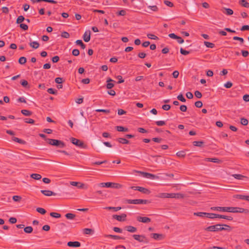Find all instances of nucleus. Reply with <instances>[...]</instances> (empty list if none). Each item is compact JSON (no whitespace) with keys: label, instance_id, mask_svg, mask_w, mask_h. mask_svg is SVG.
<instances>
[{"label":"nucleus","instance_id":"1","mask_svg":"<svg viewBox=\"0 0 249 249\" xmlns=\"http://www.w3.org/2000/svg\"><path fill=\"white\" fill-rule=\"evenodd\" d=\"M46 141L50 145L58 146L60 148H63L66 146L65 143L60 140L47 139Z\"/></svg>","mask_w":249,"mask_h":249},{"label":"nucleus","instance_id":"2","mask_svg":"<svg viewBox=\"0 0 249 249\" xmlns=\"http://www.w3.org/2000/svg\"><path fill=\"white\" fill-rule=\"evenodd\" d=\"M99 186L101 187L120 188L121 185L119 183L112 182H102L99 184Z\"/></svg>","mask_w":249,"mask_h":249},{"label":"nucleus","instance_id":"3","mask_svg":"<svg viewBox=\"0 0 249 249\" xmlns=\"http://www.w3.org/2000/svg\"><path fill=\"white\" fill-rule=\"evenodd\" d=\"M223 227L221 224H216L209 226L205 229V231H223Z\"/></svg>","mask_w":249,"mask_h":249},{"label":"nucleus","instance_id":"4","mask_svg":"<svg viewBox=\"0 0 249 249\" xmlns=\"http://www.w3.org/2000/svg\"><path fill=\"white\" fill-rule=\"evenodd\" d=\"M125 202L128 204H147L149 202L148 200L145 199H126Z\"/></svg>","mask_w":249,"mask_h":249},{"label":"nucleus","instance_id":"5","mask_svg":"<svg viewBox=\"0 0 249 249\" xmlns=\"http://www.w3.org/2000/svg\"><path fill=\"white\" fill-rule=\"evenodd\" d=\"M71 141L72 144L80 148H86L87 147V145L85 144L82 141H81L76 138H71Z\"/></svg>","mask_w":249,"mask_h":249},{"label":"nucleus","instance_id":"6","mask_svg":"<svg viewBox=\"0 0 249 249\" xmlns=\"http://www.w3.org/2000/svg\"><path fill=\"white\" fill-rule=\"evenodd\" d=\"M133 237L140 242H143L146 244L149 242L148 239L143 235L134 234L133 235Z\"/></svg>","mask_w":249,"mask_h":249},{"label":"nucleus","instance_id":"7","mask_svg":"<svg viewBox=\"0 0 249 249\" xmlns=\"http://www.w3.org/2000/svg\"><path fill=\"white\" fill-rule=\"evenodd\" d=\"M70 184L72 186H77L79 189H87L88 188L87 185L80 182L71 181Z\"/></svg>","mask_w":249,"mask_h":249},{"label":"nucleus","instance_id":"8","mask_svg":"<svg viewBox=\"0 0 249 249\" xmlns=\"http://www.w3.org/2000/svg\"><path fill=\"white\" fill-rule=\"evenodd\" d=\"M142 175L143 177L146 178H151L153 179H159V177L155 175L149 173H146V172H139Z\"/></svg>","mask_w":249,"mask_h":249},{"label":"nucleus","instance_id":"9","mask_svg":"<svg viewBox=\"0 0 249 249\" xmlns=\"http://www.w3.org/2000/svg\"><path fill=\"white\" fill-rule=\"evenodd\" d=\"M151 238L157 240H161L164 238L165 236L162 234L153 233L150 234Z\"/></svg>","mask_w":249,"mask_h":249},{"label":"nucleus","instance_id":"10","mask_svg":"<svg viewBox=\"0 0 249 249\" xmlns=\"http://www.w3.org/2000/svg\"><path fill=\"white\" fill-rule=\"evenodd\" d=\"M137 220L140 222H142L144 223H147L151 222V219L147 217H142V216H137Z\"/></svg>","mask_w":249,"mask_h":249},{"label":"nucleus","instance_id":"11","mask_svg":"<svg viewBox=\"0 0 249 249\" xmlns=\"http://www.w3.org/2000/svg\"><path fill=\"white\" fill-rule=\"evenodd\" d=\"M67 245L70 247L77 248L80 247L81 243L78 241H70L68 242Z\"/></svg>","mask_w":249,"mask_h":249},{"label":"nucleus","instance_id":"12","mask_svg":"<svg viewBox=\"0 0 249 249\" xmlns=\"http://www.w3.org/2000/svg\"><path fill=\"white\" fill-rule=\"evenodd\" d=\"M228 207H213L211 209L213 211H217L219 212H227Z\"/></svg>","mask_w":249,"mask_h":249},{"label":"nucleus","instance_id":"13","mask_svg":"<svg viewBox=\"0 0 249 249\" xmlns=\"http://www.w3.org/2000/svg\"><path fill=\"white\" fill-rule=\"evenodd\" d=\"M126 217V215L124 213L122 214L121 215H113V218L116 219L117 220L119 221H124L125 220V218Z\"/></svg>","mask_w":249,"mask_h":249},{"label":"nucleus","instance_id":"14","mask_svg":"<svg viewBox=\"0 0 249 249\" xmlns=\"http://www.w3.org/2000/svg\"><path fill=\"white\" fill-rule=\"evenodd\" d=\"M90 34L91 33L89 30L85 32L83 36V39L85 42H88L90 40Z\"/></svg>","mask_w":249,"mask_h":249},{"label":"nucleus","instance_id":"15","mask_svg":"<svg viewBox=\"0 0 249 249\" xmlns=\"http://www.w3.org/2000/svg\"><path fill=\"white\" fill-rule=\"evenodd\" d=\"M171 193H161L158 194L156 196L159 198H171Z\"/></svg>","mask_w":249,"mask_h":249},{"label":"nucleus","instance_id":"16","mask_svg":"<svg viewBox=\"0 0 249 249\" xmlns=\"http://www.w3.org/2000/svg\"><path fill=\"white\" fill-rule=\"evenodd\" d=\"M221 11L227 15H231L233 13V10L230 8L223 7L221 9Z\"/></svg>","mask_w":249,"mask_h":249},{"label":"nucleus","instance_id":"17","mask_svg":"<svg viewBox=\"0 0 249 249\" xmlns=\"http://www.w3.org/2000/svg\"><path fill=\"white\" fill-rule=\"evenodd\" d=\"M171 198H183L185 197V195L181 193H171Z\"/></svg>","mask_w":249,"mask_h":249},{"label":"nucleus","instance_id":"18","mask_svg":"<svg viewBox=\"0 0 249 249\" xmlns=\"http://www.w3.org/2000/svg\"><path fill=\"white\" fill-rule=\"evenodd\" d=\"M41 193L44 196H55L56 194L50 190H41Z\"/></svg>","mask_w":249,"mask_h":249},{"label":"nucleus","instance_id":"19","mask_svg":"<svg viewBox=\"0 0 249 249\" xmlns=\"http://www.w3.org/2000/svg\"><path fill=\"white\" fill-rule=\"evenodd\" d=\"M205 161H210L214 163H221V160L217 158H205L204 160Z\"/></svg>","mask_w":249,"mask_h":249},{"label":"nucleus","instance_id":"20","mask_svg":"<svg viewBox=\"0 0 249 249\" xmlns=\"http://www.w3.org/2000/svg\"><path fill=\"white\" fill-rule=\"evenodd\" d=\"M125 230L130 232H135L137 231V228L132 226H125Z\"/></svg>","mask_w":249,"mask_h":249},{"label":"nucleus","instance_id":"21","mask_svg":"<svg viewBox=\"0 0 249 249\" xmlns=\"http://www.w3.org/2000/svg\"><path fill=\"white\" fill-rule=\"evenodd\" d=\"M217 218L226 219L230 220V221H231L233 219V218L231 216H226V215H221V214H217Z\"/></svg>","mask_w":249,"mask_h":249},{"label":"nucleus","instance_id":"22","mask_svg":"<svg viewBox=\"0 0 249 249\" xmlns=\"http://www.w3.org/2000/svg\"><path fill=\"white\" fill-rule=\"evenodd\" d=\"M138 191L143 193V194H149L150 192L148 189L145 188L144 187H140V186L138 188Z\"/></svg>","mask_w":249,"mask_h":249},{"label":"nucleus","instance_id":"23","mask_svg":"<svg viewBox=\"0 0 249 249\" xmlns=\"http://www.w3.org/2000/svg\"><path fill=\"white\" fill-rule=\"evenodd\" d=\"M29 45L34 49H37L39 46V44L37 41L31 42Z\"/></svg>","mask_w":249,"mask_h":249},{"label":"nucleus","instance_id":"24","mask_svg":"<svg viewBox=\"0 0 249 249\" xmlns=\"http://www.w3.org/2000/svg\"><path fill=\"white\" fill-rule=\"evenodd\" d=\"M112 81H113V80L110 78H108L107 80V89H111V88H112L114 87V84L112 83H110V82H112Z\"/></svg>","mask_w":249,"mask_h":249},{"label":"nucleus","instance_id":"25","mask_svg":"<svg viewBox=\"0 0 249 249\" xmlns=\"http://www.w3.org/2000/svg\"><path fill=\"white\" fill-rule=\"evenodd\" d=\"M232 176L237 179L242 180L244 178H248L241 174H233Z\"/></svg>","mask_w":249,"mask_h":249},{"label":"nucleus","instance_id":"26","mask_svg":"<svg viewBox=\"0 0 249 249\" xmlns=\"http://www.w3.org/2000/svg\"><path fill=\"white\" fill-rule=\"evenodd\" d=\"M12 140L14 142H17L20 144H25L26 143V142L25 141L20 139L17 137H13Z\"/></svg>","mask_w":249,"mask_h":249},{"label":"nucleus","instance_id":"27","mask_svg":"<svg viewBox=\"0 0 249 249\" xmlns=\"http://www.w3.org/2000/svg\"><path fill=\"white\" fill-rule=\"evenodd\" d=\"M106 237H110L115 240L124 239V237H120L118 235H111V234L107 235H106Z\"/></svg>","mask_w":249,"mask_h":249},{"label":"nucleus","instance_id":"28","mask_svg":"<svg viewBox=\"0 0 249 249\" xmlns=\"http://www.w3.org/2000/svg\"><path fill=\"white\" fill-rule=\"evenodd\" d=\"M21 113L26 116H30L32 114V112L31 111L26 109L21 110Z\"/></svg>","mask_w":249,"mask_h":249},{"label":"nucleus","instance_id":"29","mask_svg":"<svg viewBox=\"0 0 249 249\" xmlns=\"http://www.w3.org/2000/svg\"><path fill=\"white\" fill-rule=\"evenodd\" d=\"M20 84L25 88H30L28 82L25 80H21L20 82Z\"/></svg>","mask_w":249,"mask_h":249},{"label":"nucleus","instance_id":"30","mask_svg":"<svg viewBox=\"0 0 249 249\" xmlns=\"http://www.w3.org/2000/svg\"><path fill=\"white\" fill-rule=\"evenodd\" d=\"M118 142L120 143L123 144H127L129 143V141L125 138H120L117 140Z\"/></svg>","mask_w":249,"mask_h":249},{"label":"nucleus","instance_id":"31","mask_svg":"<svg viewBox=\"0 0 249 249\" xmlns=\"http://www.w3.org/2000/svg\"><path fill=\"white\" fill-rule=\"evenodd\" d=\"M31 177L36 180H39L41 178V176L38 174H32L31 175Z\"/></svg>","mask_w":249,"mask_h":249},{"label":"nucleus","instance_id":"32","mask_svg":"<svg viewBox=\"0 0 249 249\" xmlns=\"http://www.w3.org/2000/svg\"><path fill=\"white\" fill-rule=\"evenodd\" d=\"M116 128L117 130L120 132H126L128 131L127 128L124 127L122 126H117Z\"/></svg>","mask_w":249,"mask_h":249},{"label":"nucleus","instance_id":"33","mask_svg":"<svg viewBox=\"0 0 249 249\" xmlns=\"http://www.w3.org/2000/svg\"><path fill=\"white\" fill-rule=\"evenodd\" d=\"M207 213H205V212H196V213H194V215L197 216H199V217H204V216L206 217Z\"/></svg>","mask_w":249,"mask_h":249},{"label":"nucleus","instance_id":"34","mask_svg":"<svg viewBox=\"0 0 249 249\" xmlns=\"http://www.w3.org/2000/svg\"><path fill=\"white\" fill-rule=\"evenodd\" d=\"M33 228L31 226H27L24 228V231L27 233H30L33 231Z\"/></svg>","mask_w":249,"mask_h":249},{"label":"nucleus","instance_id":"35","mask_svg":"<svg viewBox=\"0 0 249 249\" xmlns=\"http://www.w3.org/2000/svg\"><path fill=\"white\" fill-rule=\"evenodd\" d=\"M105 209L108 210H113L115 212H117L122 209L121 207H107Z\"/></svg>","mask_w":249,"mask_h":249},{"label":"nucleus","instance_id":"36","mask_svg":"<svg viewBox=\"0 0 249 249\" xmlns=\"http://www.w3.org/2000/svg\"><path fill=\"white\" fill-rule=\"evenodd\" d=\"M66 217L68 219H73L75 217V215L71 213H68L65 215Z\"/></svg>","mask_w":249,"mask_h":249},{"label":"nucleus","instance_id":"37","mask_svg":"<svg viewBox=\"0 0 249 249\" xmlns=\"http://www.w3.org/2000/svg\"><path fill=\"white\" fill-rule=\"evenodd\" d=\"M25 20V18L23 16H19L16 20V23L17 24H20L22 22Z\"/></svg>","mask_w":249,"mask_h":249},{"label":"nucleus","instance_id":"38","mask_svg":"<svg viewBox=\"0 0 249 249\" xmlns=\"http://www.w3.org/2000/svg\"><path fill=\"white\" fill-rule=\"evenodd\" d=\"M206 217L211 219L217 218V214L213 213H207Z\"/></svg>","mask_w":249,"mask_h":249},{"label":"nucleus","instance_id":"39","mask_svg":"<svg viewBox=\"0 0 249 249\" xmlns=\"http://www.w3.org/2000/svg\"><path fill=\"white\" fill-rule=\"evenodd\" d=\"M75 43L76 44L80 45L83 49H85L86 45L84 44L81 40H77Z\"/></svg>","mask_w":249,"mask_h":249},{"label":"nucleus","instance_id":"40","mask_svg":"<svg viewBox=\"0 0 249 249\" xmlns=\"http://www.w3.org/2000/svg\"><path fill=\"white\" fill-rule=\"evenodd\" d=\"M227 212L236 213V207H228Z\"/></svg>","mask_w":249,"mask_h":249},{"label":"nucleus","instance_id":"41","mask_svg":"<svg viewBox=\"0 0 249 249\" xmlns=\"http://www.w3.org/2000/svg\"><path fill=\"white\" fill-rule=\"evenodd\" d=\"M204 43L205 45L208 48H213L215 46L213 43L210 42L205 41Z\"/></svg>","mask_w":249,"mask_h":249},{"label":"nucleus","instance_id":"42","mask_svg":"<svg viewBox=\"0 0 249 249\" xmlns=\"http://www.w3.org/2000/svg\"><path fill=\"white\" fill-rule=\"evenodd\" d=\"M47 92L50 94L55 95L57 93V90L53 88H49L47 89Z\"/></svg>","mask_w":249,"mask_h":249},{"label":"nucleus","instance_id":"43","mask_svg":"<svg viewBox=\"0 0 249 249\" xmlns=\"http://www.w3.org/2000/svg\"><path fill=\"white\" fill-rule=\"evenodd\" d=\"M36 210L38 213L42 214H45L46 213V211L42 208H37Z\"/></svg>","mask_w":249,"mask_h":249},{"label":"nucleus","instance_id":"44","mask_svg":"<svg viewBox=\"0 0 249 249\" xmlns=\"http://www.w3.org/2000/svg\"><path fill=\"white\" fill-rule=\"evenodd\" d=\"M203 144V142L202 141H194L193 142V145L196 146L201 147Z\"/></svg>","mask_w":249,"mask_h":249},{"label":"nucleus","instance_id":"45","mask_svg":"<svg viewBox=\"0 0 249 249\" xmlns=\"http://www.w3.org/2000/svg\"><path fill=\"white\" fill-rule=\"evenodd\" d=\"M18 62L21 65L24 64L26 62V57L24 56L20 57L18 60Z\"/></svg>","mask_w":249,"mask_h":249},{"label":"nucleus","instance_id":"46","mask_svg":"<svg viewBox=\"0 0 249 249\" xmlns=\"http://www.w3.org/2000/svg\"><path fill=\"white\" fill-rule=\"evenodd\" d=\"M50 215L52 217H55V218H60L61 217V214L59 213H54V212H52L50 213Z\"/></svg>","mask_w":249,"mask_h":249},{"label":"nucleus","instance_id":"47","mask_svg":"<svg viewBox=\"0 0 249 249\" xmlns=\"http://www.w3.org/2000/svg\"><path fill=\"white\" fill-rule=\"evenodd\" d=\"M93 231L91 229L86 228L84 229V233L86 234H90L93 232Z\"/></svg>","mask_w":249,"mask_h":249},{"label":"nucleus","instance_id":"48","mask_svg":"<svg viewBox=\"0 0 249 249\" xmlns=\"http://www.w3.org/2000/svg\"><path fill=\"white\" fill-rule=\"evenodd\" d=\"M248 120L247 119L242 118L241 119V124L243 125H247L248 124Z\"/></svg>","mask_w":249,"mask_h":249},{"label":"nucleus","instance_id":"49","mask_svg":"<svg viewBox=\"0 0 249 249\" xmlns=\"http://www.w3.org/2000/svg\"><path fill=\"white\" fill-rule=\"evenodd\" d=\"M177 99L182 102H186V99L184 98V97H183V95L182 94H180L179 95H178V96H177Z\"/></svg>","mask_w":249,"mask_h":249},{"label":"nucleus","instance_id":"50","mask_svg":"<svg viewBox=\"0 0 249 249\" xmlns=\"http://www.w3.org/2000/svg\"><path fill=\"white\" fill-rule=\"evenodd\" d=\"M70 36L69 33L65 31L63 32L61 34V36L65 38H69Z\"/></svg>","mask_w":249,"mask_h":249},{"label":"nucleus","instance_id":"51","mask_svg":"<svg viewBox=\"0 0 249 249\" xmlns=\"http://www.w3.org/2000/svg\"><path fill=\"white\" fill-rule=\"evenodd\" d=\"M21 197L19 196H13V199L14 201L19 202L21 200Z\"/></svg>","mask_w":249,"mask_h":249},{"label":"nucleus","instance_id":"52","mask_svg":"<svg viewBox=\"0 0 249 249\" xmlns=\"http://www.w3.org/2000/svg\"><path fill=\"white\" fill-rule=\"evenodd\" d=\"M195 105L196 107L200 108L202 107V102L200 101H198L195 102Z\"/></svg>","mask_w":249,"mask_h":249},{"label":"nucleus","instance_id":"53","mask_svg":"<svg viewBox=\"0 0 249 249\" xmlns=\"http://www.w3.org/2000/svg\"><path fill=\"white\" fill-rule=\"evenodd\" d=\"M24 122L26 123L31 124H34L35 123V121L30 118H26L24 119Z\"/></svg>","mask_w":249,"mask_h":249},{"label":"nucleus","instance_id":"54","mask_svg":"<svg viewBox=\"0 0 249 249\" xmlns=\"http://www.w3.org/2000/svg\"><path fill=\"white\" fill-rule=\"evenodd\" d=\"M241 5L246 8L249 7V3L247 2L245 0H241Z\"/></svg>","mask_w":249,"mask_h":249},{"label":"nucleus","instance_id":"55","mask_svg":"<svg viewBox=\"0 0 249 249\" xmlns=\"http://www.w3.org/2000/svg\"><path fill=\"white\" fill-rule=\"evenodd\" d=\"M20 27L24 31L27 30L28 29V26L27 25L23 23H20L19 25Z\"/></svg>","mask_w":249,"mask_h":249},{"label":"nucleus","instance_id":"56","mask_svg":"<svg viewBox=\"0 0 249 249\" xmlns=\"http://www.w3.org/2000/svg\"><path fill=\"white\" fill-rule=\"evenodd\" d=\"M177 156L179 157H184L185 156V153L184 151H180L177 153Z\"/></svg>","mask_w":249,"mask_h":249},{"label":"nucleus","instance_id":"57","mask_svg":"<svg viewBox=\"0 0 249 249\" xmlns=\"http://www.w3.org/2000/svg\"><path fill=\"white\" fill-rule=\"evenodd\" d=\"M147 36L150 39H155V40L158 39V37L157 36H156L153 34H147Z\"/></svg>","mask_w":249,"mask_h":249},{"label":"nucleus","instance_id":"58","mask_svg":"<svg viewBox=\"0 0 249 249\" xmlns=\"http://www.w3.org/2000/svg\"><path fill=\"white\" fill-rule=\"evenodd\" d=\"M233 39L235 40L239 41L241 44H242L244 41L243 38L238 36H234L233 37Z\"/></svg>","mask_w":249,"mask_h":249},{"label":"nucleus","instance_id":"59","mask_svg":"<svg viewBox=\"0 0 249 249\" xmlns=\"http://www.w3.org/2000/svg\"><path fill=\"white\" fill-rule=\"evenodd\" d=\"M180 52L181 54H182V55H186L190 53V52L185 50L183 49L182 48H180Z\"/></svg>","mask_w":249,"mask_h":249},{"label":"nucleus","instance_id":"60","mask_svg":"<svg viewBox=\"0 0 249 249\" xmlns=\"http://www.w3.org/2000/svg\"><path fill=\"white\" fill-rule=\"evenodd\" d=\"M232 83L230 81H228L224 84V87L227 89L231 88L232 87Z\"/></svg>","mask_w":249,"mask_h":249},{"label":"nucleus","instance_id":"61","mask_svg":"<svg viewBox=\"0 0 249 249\" xmlns=\"http://www.w3.org/2000/svg\"><path fill=\"white\" fill-rule=\"evenodd\" d=\"M155 123L158 126H163L165 124V122L163 121H156Z\"/></svg>","mask_w":249,"mask_h":249},{"label":"nucleus","instance_id":"62","mask_svg":"<svg viewBox=\"0 0 249 249\" xmlns=\"http://www.w3.org/2000/svg\"><path fill=\"white\" fill-rule=\"evenodd\" d=\"M222 227H223V231L225 230V231H231V227L228 225H226V224H222Z\"/></svg>","mask_w":249,"mask_h":249},{"label":"nucleus","instance_id":"63","mask_svg":"<svg viewBox=\"0 0 249 249\" xmlns=\"http://www.w3.org/2000/svg\"><path fill=\"white\" fill-rule=\"evenodd\" d=\"M171 108V106L169 105H164L162 106V108L166 111L169 110Z\"/></svg>","mask_w":249,"mask_h":249},{"label":"nucleus","instance_id":"64","mask_svg":"<svg viewBox=\"0 0 249 249\" xmlns=\"http://www.w3.org/2000/svg\"><path fill=\"white\" fill-rule=\"evenodd\" d=\"M195 95L197 98H201V97H202V94L201 93L198 91V90H196L195 92Z\"/></svg>","mask_w":249,"mask_h":249}]
</instances>
